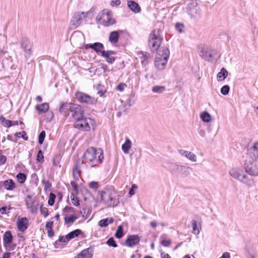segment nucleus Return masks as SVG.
<instances>
[{
  "mask_svg": "<svg viewBox=\"0 0 258 258\" xmlns=\"http://www.w3.org/2000/svg\"><path fill=\"white\" fill-rule=\"evenodd\" d=\"M185 157L192 162L197 161L196 155L194 153H193L191 152L187 151V152L186 154Z\"/></svg>",
  "mask_w": 258,
  "mask_h": 258,
  "instance_id": "a18cd8bd",
  "label": "nucleus"
},
{
  "mask_svg": "<svg viewBox=\"0 0 258 258\" xmlns=\"http://www.w3.org/2000/svg\"><path fill=\"white\" fill-rule=\"evenodd\" d=\"M140 239V237L138 235H130L125 241V245L130 247H133L138 244Z\"/></svg>",
  "mask_w": 258,
  "mask_h": 258,
  "instance_id": "2eb2a0df",
  "label": "nucleus"
},
{
  "mask_svg": "<svg viewBox=\"0 0 258 258\" xmlns=\"http://www.w3.org/2000/svg\"><path fill=\"white\" fill-rule=\"evenodd\" d=\"M245 171L252 176H258V161L246 158L244 164Z\"/></svg>",
  "mask_w": 258,
  "mask_h": 258,
  "instance_id": "0eeeda50",
  "label": "nucleus"
},
{
  "mask_svg": "<svg viewBox=\"0 0 258 258\" xmlns=\"http://www.w3.org/2000/svg\"><path fill=\"white\" fill-rule=\"evenodd\" d=\"M106 10H104L102 12H100L96 18V21L97 23L101 24L102 21H104V15L105 14Z\"/></svg>",
  "mask_w": 258,
  "mask_h": 258,
  "instance_id": "4c0bfd02",
  "label": "nucleus"
},
{
  "mask_svg": "<svg viewBox=\"0 0 258 258\" xmlns=\"http://www.w3.org/2000/svg\"><path fill=\"white\" fill-rule=\"evenodd\" d=\"M137 188V186L136 185L133 184L132 185V187L130 189V191L128 192L129 195L131 196H132L133 195H134L135 194L134 189Z\"/></svg>",
  "mask_w": 258,
  "mask_h": 258,
  "instance_id": "338daca9",
  "label": "nucleus"
},
{
  "mask_svg": "<svg viewBox=\"0 0 258 258\" xmlns=\"http://www.w3.org/2000/svg\"><path fill=\"white\" fill-rule=\"evenodd\" d=\"M71 185L74 192L78 193V184L75 181H71Z\"/></svg>",
  "mask_w": 258,
  "mask_h": 258,
  "instance_id": "052dcab7",
  "label": "nucleus"
},
{
  "mask_svg": "<svg viewBox=\"0 0 258 258\" xmlns=\"http://www.w3.org/2000/svg\"><path fill=\"white\" fill-rule=\"evenodd\" d=\"M184 25L181 23H177L175 25L176 29L180 33L182 32V29Z\"/></svg>",
  "mask_w": 258,
  "mask_h": 258,
  "instance_id": "680f3d73",
  "label": "nucleus"
},
{
  "mask_svg": "<svg viewBox=\"0 0 258 258\" xmlns=\"http://www.w3.org/2000/svg\"><path fill=\"white\" fill-rule=\"evenodd\" d=\"M246 158L254 160L258 159V143H255L252 147L247 150Z\"/></svg>",
  "mask_w": 258,
  "mask_h": 258,
  "instance_id": "dca6fc26",
  "label": "nucleus"
},
{
  "mask_svg": "<svg viewBox=\"0 0 258 258\" xmlns=\"http://www.w3.org/2000/svg\"><path fill=\"white\" fill-rule=\"evenodd\" d=\"M20 44L21 48L24 51L25 58L27 60L32 54L33 44L29 39L26 37H22Z\"/></svg>",
  "mask_w": 258,
  "mask_h": 258,
  "instance_id": "1a4fd4ad",
  "label": "nucleus"
},
{
  "mask_svg": "<svg viewBox=\"0 0 258 258\" xmlns=\"http://www.w3.org/2000/svg\"><path fill=\"white\" fill-rule=\"evenodd\" d=\"M42 183L44 186V189L45 191H47L50 190L51 187V184L49 182V181L43 179L42 180Z\"/></svg>",
  "mask_w": 258,
  "mask_h": 258,
  "instance_id": "de8ad7c7",
  "label": "nucleus"
},
{
  "mask_svg": "<svg viewBox=\"0 0 258 258\" xmlns=\"http://www.w3.org/2000/svg\"><path fill=\"white\" fill-rule=\"evenodd\" d=\"M106 243L109 246L113 247H116L117 246L116 241L113 237H110L107 241Z\"/></svg>",
  "mask_w": 258,
  "mask_h": 258,
  "instance_id": "3c124183",
  "label": "nucleus"
},
{
  "mask_svg": "<svg viewBox=\"0 0 258 258\" xmlns=\"http://www.w3.org/2000/svg\"><path fill=\"white\" fill-rule=\"evenodd\" d=\"M119 196L117 194V192L116 191V195L114 196H111L110 199L104 203V204L107 207H116L119 203Z\"/></svg>",
  "mask_w": 258,
  "mask_h": 258,
  "instance_id": "4be33fe9",
  "label": "nucleus"
},
{
  "mask_svg": "<svg viewBox=\"0 0 258 258\" xmlns=\"http://www.w3.org/2000/svg\"><path fill=\"white\" fill-rule=\"evenodd\" d=\"M104 21H102V25L104 26H109L115 23L114 19H112V13L110 11L106 10L105 14L104 15Z\"/></svg>",
  "mask_w": 258,
  "mask_h": 258,
  "instance_id": "f3484780",
  "label": "nucleus"
},
{
  "mask_svg": "<svg viewBox=\"0 0 258 258\" xmlns=\"http://www.w3.org/2000/svg\"><path fill=\"white\" fill-rule=\"evenodd\" d=\"M152 90L154 93H161L165 90V88L164 86H155L153 87Z\"/></svg>",
  "mask_w": 258,
  "mask_h": 258,
  "instance_id": "79ce46f5",
  "label": "nucleus"
},
{
  "mask_svg": "<svg viewBox=\"0 0 258 258\" xmlns=\"http://www.w3.org/2000/svg\"><path fill=\"white\" fill-rule=\"evenodd\" d=\"M36 160L37 162L40 163L44 161V156L41 150H39L37 153Z\"/></svg>",
  "mask_w": 258,
  "mask_h": 258,
  "instance_id": "8fccbe9b",
  "label": "nucleus"
},
{
  "mask_svg": "<svg viewBox=\"0 0 258 258\" xmlns=\"http://www.w3.org/2000/svg\"><path fill=\"white\" fill-rule=\"evenodd\" d=\"M75 210L74 208L72 207H69L68 206H66L63 209H62V213L64 215L65 213H72L75 212Z\"/></svg>",
  "mask_w": 258,
  "mask_h": 258,
  "instance_id": "6e6d98bb",
  "label": "nucleus"
},
{
  "mask_svg": "<svg viewBox=\"0 0 258 258\" xmlns=\"http://www.w3.org/2000/svg\"><path fill=\"white\" fill-rule=\"evenodd\" d=\"M84 109L80 105L74 104L72 106L71 113L75 121L84 117Z\"/></svg>",
  "mask_w": 258,
  "mask_h": 258,
  "instance_id": "ddd939ff",
  "label": "nucleus"
},
{
  "mask_svg": "<svg viewBox=\"0 0 258 258\" xmlns=\"http://www.w3.org/2000/svg\"><path fill=\"white\" fill-rule=\"evenodd\" d=\"M187 12L188 15H190L191 18L194 19L199 18L201 15L200 9L197 5L192 7L188 6L187 8Z\"/></svg>",
  "mask_w": 258,
  "mask_h": 258,
  "instance_id": "aec40b11",
  "label": "nucleus"
},
{
  "mask_svg": "<svg viewBox=\"0 0 258 258\" xmlns=\"http://www.w3.org/2000/svg\"><path fill=\"white\" fill-rule=\"evenodd\" d=\"M60 242H67L70 240L69 239V238L68 237V235H66L65 236H59V239H58Z\"/></svg>",
  "mask_w": 258,
  "mask_h": 258,
  "instance_id": "e2e57ef3",
  "label": "nucleus"
},
{
  "mask_svg": "<svg viewBox=\"0 0 258 258\" xmlns=\"http://www.w3.org/2000/svg\"><path fill=\"white\" fill-rule=\"evenodd\" d=\"M138 55L142 59L141 62L143 65H146L148 63V59L150 56V54L148 52L141 51Z\"/></svg>",
  "mask_w": 258,
  "mask_h": 258,
  "instance_id": "c85d7f7f",
  "label": "nucleus"
},
{
  "mask_svg": "<svg viewBox=\"0 0 258 258\" xmlns=\"http://www.w3.org/2000/svg\"><path fill=\"white\" fill-rule=\"evenodd\" d=\"M40 211L41 214H42L44 217H46L47 216H48L49 212L48 209L47 208L43 207L42 205L40 207Z\"/></svg>",
  "mask_w": 258,
  "mask_h": 258,
  "instance_id": "4d7b16f0",
  "label": "nucleus"
},
{
  "mask_svg": "<svg viewBox=\"0 0 258 258\" xmlns=\"http://www.w3.org/2000/svg\"><path fill=\"white\" fill-rule=\"evenodd\" d=\"M76 99L81 103L94 105L97 102V99L82 92L78 91L75 93Z\"/></svg>",
  "mask_w": 258,
  "mask_h": 258,
  "instance_id": "9d476101",
  "label": "nucleus"
},
{
  "mask_svg": "<svg viewBox=\"0 0 258 258\" xmlns=\"http://www.w3.org/2000/svg\"><path fill=\"white\" fill-rule=\"evenodd\" d=\"M115 54V52L113 50H107L102 51L101 56L105 58L106 61L110 64H112L115 61L114 57L111 56Z\"/></svg>",
  "mask_w": 258,
  "mask_h": 258,
  "instance_id": "5701e85b",
  "label": "nucleus"
},
{
  "mask_svg": "<svg viewBox=\"0 0 258 258\" xmlns=\"http://www.w3.org/2000/svg\"><path fill=\"white\" fill-rule=\"evenodd\" d=\"M98 194L100 195L101 201L104 203L111 196H115L116 190L112 186L106 187L102 190H99Z\"/></svg>",
  "mask_w": 258,
  "mask_h": 258,
  "instance_id": "f8f14e48",
  "label": "nucleus"
},
{
  "mask_svg": "<svg viewBox=\"0 0 258 258\" xmlns=\"http://www.w3.org/2000/svg\"><path fill=\"white\" fill-rule=\"evenodd\" d=\"M170 55L169 49L166 47H161L158 51L155 58V67L158 70L165 69Z\"/></svg>",
  "mask_w": 258,
  "mask_h": 258,
  "instance_id": "f03ea898",
  "label": "nucleus"
},
{
  "mask_svg": "<svg viewBox=\"0 0 258 258\" xmlns=\"http://www.w3.org/2000/svg\"><path fill=\"white\" fill-rule=\"evenodd\" d=\"M53 224V221H48V222H47V223H46V225H45L46 228L47 230L52 229Z\"/></svg>",
  "mask_w": 258,
  "mask_h": 258,
  "instance_id": "774afa93",
  "label": "nucleus"
},
{
  "mask_svg": "<svg viewBox=\"0 0 258 258\" xmlns=\"http://www.w3.org/2000/svg\"><path fill=\"white\" fill-rule=\"evenodd\" d=\"M228 76L227 71L224 68L221 69L220 72L217 74V80L219 81H223Z\"/></svg>",
  "mask_w": 258,
  "mask_h": 258,
  "instance_id": "72a5a7b5",
  "label": "nucleus"
},
{
  "mask_svg": "<svg viewBox=\"0 0 258 258\" xmlns=\"http://www.w3.org/2000/svg\"><path fill=\"white\" fill-rule=\"evenodd\" d=\"M125 87H126V85L124 83H120L116 87V89L120 92H122L124 90Z\"/></svg>",
  "mask_w": 258,
  "mask_h": 258,
  "instance_id": "0e129e2a",
  "label": "nucleus"
},
{
  "mask_svg": "<svg viewBox=\"0 0 258 258\" xmlns=\"http://www.w3.org/2000/svg\"><path fill=\"white\" fill-rule=\"evenodd\" d=\"M77 219L78 217L75 215H68L65 214L64 218V223L67 224H73Z\"/></svg>",
  "mask_w": 258,
  "mask_h": 258,
  "instance_id": "2f4dec72",
  "label": "nucleus"
},
{
  "mask_svg": "<svg viewBox=\"0 0 258 258\" xmlns=\"http://www.w3.org/2000/svg\"><path fill=\"white\" fill-rule=\"evenodd\" d=\"M46 133L44 131H42L38 136V143L40 145L44 142L45 138Z\"/></svg>",
  "mask_w": 258,
  "mask_h": 258,
  "instance_id": "09e8293b",
  "label": "nucleus"
},
{
  "mask_svg": "<svg viewBox=\"0 0 258 258\" xmlns=\"http://www.w3.org/2000/svg\"><path fill=\"white\" fill-rule=\"evenodd\" d=\"M163 40L162 31L160 29L153 30L148 38V46L153 52L157 51Z\"/></svg>",
  "mask_w": 258,
  "mask_h": 258,
  "instance_id": "7ed1b4c3",
  "label": "nucleus"
},
{
  "mask_svg": "<svg viewBox=\"0 0 258 258\" xmlns=\"http://www.w3.org/2000/svg\"><path fill=\"white\" fill-rule=\"evenodd\" d=\"M201 118L205 122H209L211 120L210 114L207 111H204L201 114Z\"/></svg>",
  "mask_w": 258,
  "mask_h": 258,
  "instance_id": "e433bc0d",
  "label": "nucleus"
},
{
  "mask_svg": "<svg viewBox=\"0 0 258 258\" xmlns=\"http://www.w3.org/2000/svg\"><path fill=\"white\" fill-rule=\"evenodd\" d=\"M170 169L172 174L181 177H187L192 170L191 168L188 166L176 164H172Z\"/></svg>",
  "mask_w": 258,
  "mask_h": 258,
  "instance_id": "423d86ee",
  "label": "nucleus"
},
{
  "mask_svg": "<svg viewBox=\"0 0 258 258\" xmlns=\"http://www.w3.org/2000/svg\"><path fill=\"white\" fill-rule=\"evenodd\" d=\"M26 205L27 208L30 210L31 212L35 213L38 210V202L36 200H32L31 195H27L25 199Z\"/></svg>",
  "mask_w": 258,
  "mask_h": 258,
  "instance_id": "4468645a",
  "label": "nucleus"
},
{
  "mask_svg": "<svg viewBox=\"0 0 258 258\" xmlns=\"http://www.w3.org/2000/svg\"><path fill=\"white\" fill-rule=\"evenodd\" d=\"M103 159V151L101 148L90 147L86 150L83 156L82 163L93 167L101 164Z\"/></svg>",
  "mask_w": 258,
  "mask_h": 258,
  "instance_id": "f257e3e1",
  "label": "nucleus"
},
{
  "mask_svg": "<svg viewBox=\"0 0 258 258\" xmlns=\"http://www.w3.org/2000/svg\"><path fill=\"white\" fill-rule=\"evenodd\" d=\"M229 86L227 85H224L221 88V93L224 95H226L229 93Z\"/></svg>",
  "mask_w": 258,
  "mask_h": 258,
  "instance_id": "864d4df0",
  "label": "nucleus"
},
{
  "mask_svg": "<svg viewBox=\"0 0 258 258\" xmlns=\"http://www.w3.org/2000/svg\"><path fill=\"white\" fill-rule=\"evenodd\" d=\"M132 146V142L128 139H126L124 144L122 145L121 149L123 153L127 154Z\"/></svg>",
  "mask_w": 258,
  "mask_h": 258,
  "instance_id": "7c9ffc66",
  "label": "nucleus"
},
{
  "mask_svg": "<svg viewBox=\"0 0 258 258\" xmlns=\"http://www.w3.org/2000/svg\"><path fill=\"white\" fill-rule=\"evenodd\" d=\"M85 48L86 49L91 48L98 54H99V53H101L102 54V51H104L103 50L104 48V45L100 42H95L92 44H87L86 45Z\"/></svg>",
  "mask_w": 258,
  "mask_h": 258,
  "instance_id": "6ab92c4d",
  "label": "nucleus"
},
{
  "mask_svg": "<svg viewBox=\"0 0 258 258\" xmlns=\"http://www.w3.org/2000/svg\"><path fill=\"white\" fill-rule=\"evenodd\" d=\"M56 196L55 194L51 192L49 195V199L48 201V204L52 206L54 205Z\"/></svg>",
  "mask_w": 258,
  "mask_h": 258,
  "instance_id": "603ef678",
  "label": "nucleus"
},
{
  "mask_svg": "<svg viewBox=\"0 0 258 258\" xmlns=\"http://www.w3.org/2000/svg\"><path fill=\"white\" fill-rule=\"evenodd\" d=\"M123 229L121 225H119L115 232V236L117 238L120 239L123 236Z\"/></svg>",
  "mask_w": 258,
  "mask_h": 258,
  "instance_id": "ea45409f",
  "label": "nucleus"
},
{
  "mask_svg": "<svg viewBox=\"0 0 258 258\" xmlns=\"http://www.w3.org/2000/svg\"><path fill=\"white\" fill-rule=\"evenodd\" d=\"M161 243L164 247H169L171 245V241L169 239H164L161 241Z\"/></svg>",
  "mask_w": 258,
  "mask_h": 258,
  "instance_id": "13d9d810",
  "label": "nucleus"
},
{
  "mask_svg": "<svg viewBox=\"0 0 258 258\" xmlns=\"http://www.w3.org/2000/svg\"><path fill=\"white\" fill-rule=\"evenodd\" d=\"M82 233V231L80 229H77L70 232L67 235L69 239L70 240L75 237H78Z\"/></svg>",
  "mask_w": 258,
  "mask_h": 258,
  "instance_id": "c9c22d12",
  "label": "nucleus"
},
{
  "mask_svg": "<svg viewBox=\"0 0 258 258\" xmlns=\"http://www.w3.org/2000/svg\"><path fill=\"white\" fill-rule=\"evenodd\" d=\"M127 6L129 9L135 13H139L141 11L140 5L134 1H128Z\"/></svg>",
  "mask_w": 258,
  "mask_h": 258,
  "instance_id": "bb28decb",
  "label": "nucleus"
},
{
  "mask_svg": "<svg viewBox=\"0 0 258 258\" xmlns=\"http://www.w3.org/2000/svg\"><path fill=\"white\" fill-rule=\"evenodd\" d=\"M81 171L79 163H76L73 168V176L76 180H78L80 177Z\"/></svg>",
  "mask_w": 258,
  "mask_h": 258,
  "instance_id": "c756f323",
  "label": "nucleus"
},
{
  "mask_svg": "<svg viewBox=\"0 0 258 258\" xmlns=\"http://www.w3.org/2000/svg\"><path fill=\"white\" fill-rule=\"evenodd\" d=\"M93 254V250L91 247L83 250L78 253L75 258H92Z\"/></svg>",
  "mask_w": 258,
  "mask_h": 258,
  "instance_id": "a878e982",
  "label": "nucleus"
},
{
  "mask_svg": "<svg viewBox=\"0 0 258 258\" xmlns=\"http://www.w3.org/2000/svg\"><path fill=\"white\" fill-rule=\"evenodd\" d=\"M89 186L91 188L94 190H97L100 187L99 182L97 181L90 182L89 184Z\"/></svg>",
  "mask_w": 258,
  "mask_h": 258,
  "instance_id": "5fc2aeb1",
  "label": "nucleus"
},
{
  "mask_svg": "<svg viewBox=\"0 0 258 258\" xmlns=\"http://www.w3.org/2000/svg\"><path fill=\"white\" fill-rule=\"evenodd\" d=\"M119 38V31H114L110 33L109 36V41L111 43H116L118 42Z\"/></svg>",
  "mask_w": 258,
  "mask_h": 258,
  "instance_id": "cd10ccee",
  "label": "nucleus"
},
{
  "mask_svg": "<svg viewBox=\"0 0 258 258\" xmlns=\"http://www.w3.org/2000/svg\"><path fill=\"white\" fill-rule=\"evenodd\" d=\"M13 241V236L10 231H7L3 235L4 246L7 249L8 246Z\"/></svg>",
  "mask_w": 258,
  "mask_h": 258,
  "instance_id": "b1692460",
  "label": "nucleus"
},
{
  "mask_svg": "<svg viewBox=\"0 0 258 258\" xmlns=\"http://www.w3.org/2000/svg\"><path fill=\"white\" fill-rule=\"evenodd\" d=\"M4 186L8 190H13L16 188V183L13 180L9 179L4 181L0 182V188Z\"/></svg>",
  "mask_w": 258,
  "mask_h": 258,
  "instance_id": "393cba45",
  "label": "nucleus"
},
{
  "mask_svg": "<svg viewBox=\"0 0 258 258\" xmlns=\"http://www.w3.org/2000/svg\"><path fill=\"white\" fill-rule=\"evenodd\" d=\"M14 135L17 138H22L25 141H27L28 140V137L27 136V134L25 131H22V132L16 133L14 134Z\"/></svg>",
  "mask_w": 258,
  "mask_h": 258,
  "instance_id": "37998d69",
  "label": "nucleus"
},
{
  "mask_svg": "<svg viewBox=\"0 0 258 258\" xmlns=\"http://www.w3.org/2000/svg\"><path fill=\"white\" fill-rule=\"evenodd\" d=\"M229 173L233 178L249 187L254 185L253 179L249 177L241 168H233L229 170Z\"/></svg>",
  "mask_w": 258,
  "mask_h": 258,
  "instance_id": "20e7f679",
  "label": "nucleus"
},
{
  "mask_svg": "<svg viewBox=\"0 0 258 258\" xmlns=\"http://www.w3.org/2000/svg\"><path fill=\"white\" fill-rule=\"evenodd\" d=\"M114 219L113 218H107L101 220L99 222V225L101 227H105L107 226L109 224H111L113 222Z\"/></svg>",
  "mask_w": 258,
  "mask_h": 258,
  "instance_id": "f704fd0d",
  "label": "nucleus"
},
{
  "mask_svg": "<svg viewBox=\"0 0 258 258\" xmlns=\"http://www.w3.org/2000/svg\"><path fill=\"white\" fill-rule=\"evenodd\" d=\"M94 121L91 118L83 117L74 122V127L83 131H89L90 130V124H92Z\"/></svg>",
  "mask_w": 258,
  "mask_h": 258,
  "instance_id": "6e6552de",
  "label": "nucleus"
},
{
  "mask_svg": "<svg viewBox=\"0 0 258 258\" xmlns=\"http://www.w3.org/2000/svg\"><path fill=\"white\" fill-rule=\"evenodd\" d=\"M200 55L206 60L213 61L215 57L217 56V51L213 49L201 48Z\"/></svg>",
  "mask_w": 258,
  "mask_h": 258,
  "instance_id": "9b49d317",
  "label": "nucleus"
},
{
  "mask_svg": "<svg viewBox=\"0 0 258 258\" xmlns=\"http://www.w3.org/2000/svg\"><path fill=\"white\" fill-rule=\"evenodd\" d=\"M16 177L17 178L18 181L20 183H23L26 180V177H27V176L25 173H21V172L19 173L17 175Z\"/></svg>",
  "mask_w": 258,
  "mask_h": 258,
  "instance_id": "c03bdc74",
  "label": "nucleus"
},
{
  "mask_svg": "<svg viewBox=\"0 0 258 258\" xmlns=\"http://www.w3.org/2000/svg\"><path fill=\"white\" fill-rule=\"evenodd\" d=\"M121 4V1L120 0H115V1H111L110 3V5L111 6L113 7L114 6H118Z\"/></svg>",
  "mask_w": 258,
  "mask_h": 258,
  "instance_id": "69168bd1",
  "label": "nucleus"
},
{
  "mask_svg": "<svg viewBox=\"0 0 258 258\" xmlns=\"http://www.w3.org/2000/svg\"><path fill=\"white\" fill-rule=\"evenodd\" d=\"M36 109L38 110L39 114L42 112L47 111L49 109V105L47 103H43L36 106Z\"/></svg>",
  "mask_w": 258,
  "mask_h": 258,
  "instance_id": "473e14b6",
  "label": "nucleus"
},
{
  "mask_svg": "<svg viewBox=\"0 0 258 258\" xmlns=\"http://www.w3.org/2000/svg\"><path fill=\"white\" fill-rule=\"evenodd\" d=\"M192 233L194 234H195V235H198L200 233V231L198 228L197 222L195 220H193L192 221Z\"/></svg>",
  "mask_w": 258,
  "mask_h": 258,
  "instance_id": "49530a36",
  "label": "nucleus"
},
{
  "mask_svg": "<svg viewBox=\"0 0 258 258\" xmlns=\"http://www.w3.org/2000/svg\"><path fill=\"white\" fill-rule=\"evenodd\" d=\"M95 10V7H92L86 13L83 12L76 13L71 21V28L76 29L82 23L83 19L86 17L92 18Z\"/></svg>",
  "mask_w": 258,
  "mask_h": 258,
  "instance_id": "39448f33",
  "label": "nucleus"
},
{
  "mask_svg": "<svg viewBox=\"0 0 258 258\" xmlns=\"http://www.w3.org/2000/svg\"><path fill=\"white\" fill-rule=\"evenodd\" d=\"M0 121L3 125L6 127H10L11 126V121L10 120L6 119L4 117L2 116L0 118Z\"/></svg>",
  "mask_w": 258,
  "mask_h": 258,
  "instance_id": "a19ab883",
  "label": "nucleus"
},
{
  "mask_svg": "<svg viewBox=\"0 0 258 258\" xmlns=\"http://www.w3.org/2000/svg\"><path fill=\"white\" fill-rule=\"evenodd\" d=\"M17 224L18 230L24 232L29 226V221L26 217H23L19 219Z\"/></svg>",
  "mask_w": 258,
  "mask_h": 258,
  "instance_id": "a211bd4d",
  "label": "nucleus"
},
{
  "mask_svg": "<svg viewBox=\"0 0 258 258\" xmlns=\"http://www.w3.org/2000/svg\"><path fill=\"white\" fill-rule=\"evenodd\" d=\"M7 161V157L3 155V151L0 150V166L4 165Z\"/></svg>",
  "mask_w": 258,
  "mask_h": 258,
  "instance_id": "bf43d9fd",
  "label": "nucleus"
},
{
  "mask_svg": "<svg viewBox=\"0 0 258 258\" xmlns=\"http://www.w3.org/2000/svg\"><path fill=\"white\" fill-rule=\"evenodd\" d=\"M74 103H63L59 108V112L64 116H68L71 112L72 107Z\"/></svg>",
  "mask_w": 258,
  "mask_h": 258,
  "instance_id": "412c9836",
  "label": "nucleus"
},
{
  "mask_svg": "<svg viewBox=\"0 0 258 258\" xmlns=\"http://www.w3.org/2000/svg\"><path fill=\"white\" fill-rule=\"evenodd\" d=\"M96 90H97V94L100 97H103L105 93L106 92V90L104 89V86L101 84H98L96 87Z\"/></svg>",
  "mask_w": 258,
  "mask_h": 258,
  "instance_id": "58836bf2",
  "label": "nucleus"
}]
</instances>
